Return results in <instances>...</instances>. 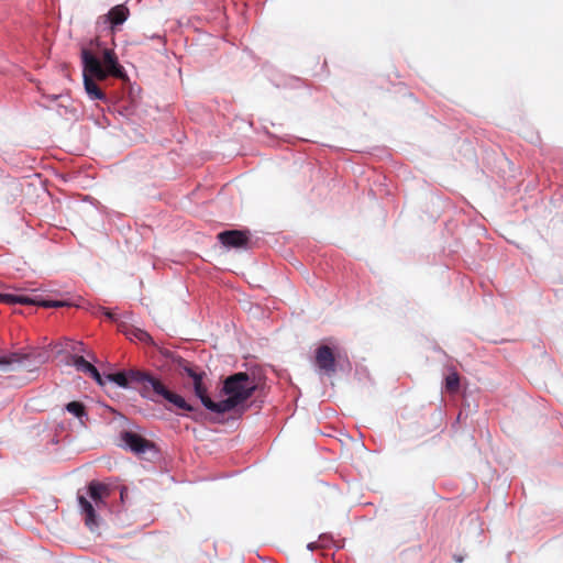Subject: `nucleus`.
<instances>
[{"label":"nucleus","mask_w":563,"mask_h":563,"mask_svg":"<svg viewBox=\"0 0 563 563\" xmlns=\"http://www.w3.org/2000/svg\"><path fill=\"white\" fill-rule=\"evenodd\" d=\"M260 388L255 373L247 371L233 372L221 380L220 400L209 402L211 413L223 416L229 412L243 415L249 408V399Z\"/></svg>","instance_id":"nucleus-1"},{"label":"nucleus","mask_w":563,"mask_h":563,"mask_svg":"<svg viewBox=\"0 0 563 563\" xmlns=\"http://www.w3.org/2000/svg\"><path fill=\"white\" fill-rule=\"evenodd\" d=\"M80 63L82 73H90L100 82L106 81L108 78H114L121 81L122 85H131L130 77L120 64L114 49H103V53L98 56L95 52L82 46L80 49Z\"/></svg>","instance_id":"nucleus-2"},{"label":"nucleus","mask_w":563,"mask_h":563,"mask_svg":"<svg viewBox=\"0 0 563 563\" xmlns=\"http://www.w3.org/2000/svg\"><path fill=\"white\" fill-rule=\"evenodd\" d=\"M112 494L113 489L110 485L97 479H92L86 485V495H82L80 492L77 493L80 514L84 517L85 525L91 532L100 529L102 518L98 511L104 512Z\"/></svg>","instance_id":"nucleus-3"},{"label":"nucleus","mask_w":563,"mask_h":563,"mask_svg":"<svg viewBox=\"0 0 563 563\" xmlns=\"http://www.w3.org/2000/svg\"><path fill=\"white\" fill-rule=\"evenodd\" d=\"M314 367L320 376L331 378L338 371L343 373L351 369L346 353L333 343L320 344L314 351Z\"/></svg>","instance_id":"nucleus-4"},{"label":"nucleus","mask_w":563,"mask_h":563,"mask_svg":"<svg viewBox=\"0 0 563 563\" xmlns=\"http://www.w3.org/2000/svg\"><path fill=\"white\" fill-rule=\"evenodd\" d=\"M46 358L45 353L34 350L13 352L0 350V371L11 372L24 367L29 372H34L46 362Z\"/></svg>","instance_id":"nucleus-5"},{"label":"nucleus","mask_w":563,"mask_h":563,"mask_svg":"<svg viewBox=\"0 0 563 563\" xmlns=\"http://www.w3.org/2000/svg\"><path fill=\"white\" fill-rule=\"evenodd\" d=\"M139 394L142 398L153 402H157L159 398L166 400L170 405H174V402H181V395L172 391L164 384L162 378L151 371L147 374L143 388H139Z\"/></svg>","instance_id":"nucleus-6"},{"label":"nucleus","mask_w":563,"mask_h":563,"mask_svg":"<svg viewBox=\"0 0 563 563\" xmlns=\"http://www.w3.org/2000/svg\"><path fill=\"white\" fill-rule=\"evenodd\" d=\"M119 446L136 455H144L147 452L152 453V456L159 454V449L153 441L132 429H123L119 432Z\"/></svg>","instance_id":"nucleus-7"},{"label":"nucleus","mask_w":563,"mask_h":563,"mask_svg":"<svg viewBox=\"0 0 563 563\" xmlns=\"http://www.w3.org/2000/svg\"><path fill=\"white\" fill-rule=\"evenodd\" d=\"M150 371L137 367L129 369H114L104 374L107 383L113 384L122 389L143 388Z\"/></svg>","instance_id":"nucleus-8"},{"label":"nucleus","mask_w":563,"mask_h":563,"mask_svg":"<svg viewBox=\"0 0 563 563\" xmlns=\"http://www.w3.org/2000/svg\"><path fill=\"white\" fill-rule=\"evenodd\" d=\"M150 371L137 367L129 369H114L104 374L107 383L113 384L122 389L143 388Z\"/></svg>","instance_id":"nucleus-9"},{"label":"nucleus","mask_w":563,"mask_h":563,"mask_svg":"<svg viewBox=\"0 0 563 563\" xmlns=\"http://www.w3.org/2000/svg\"><path fill=\"white\" fill-rule=\"evenodd\" d=\"M130 10L125 3L112 7L106 14L98 16L96 21V32H110L112 35L117 33L121 25L129 19Z\"/></svg>","instance_id":"nucleus-10"},{"label":"nucleus","mask_w":563,"mask_h":563,"mask_svg":"<svg viewBox=\"0 0 563 563\" xmlns=\"http://www.w3.org/2000/svg\"><path fill=\"white\" fill-rule=\"evenodd\" d=\"M99 81L90 73H82V85L87 97L91 101H102L108 104L109 112H118L120 115H125L126 108L118 109L111 101V97L98 85Z\"/></svg>","instance_id":"nucleus-11"},{"label":"nucleus","mask_w":563,"mask_h":563,"mask_svg":"<svg viewBox=\"0 0 563 563\" xmlns=\"http://www.w3.org/2000/svg\"><path fill=\"white\" fill-rule=\"evenodd\" d=\"M0 302L7 305H38L44 308H60L69 305L66 300H54L49 298H40L37 296L11 292H0Z\"/></svg>","instance_id":"nucleus-12"},{"label":"nucleus","mask_w":563,"mask_h":563,"mask_svg":"<svg viewBox=\"0 0 563 563\" xmlns=\"http://www.w3.org/2000/svg\"><path fill=\"white\" fill-rule=\"evenodd\" d=\"M219 243L228 250H249L251 247V232L249 230H224L218 233Z\"/></svg>","instance_id":"nucleus-13"},{"label":"nucleus","mask_w":563,"mask_h":563,"mask_svg":"<svg viewBox=\"0 0 563 563\" xmlns=\"http://www.w3.org/2000/svg\"><path fill=\"white\" fill-rule=\"evenodd\" d=\"M68 364L73 365L78 372H82L91 377L99 386H104L107 379L104 378L106 373L100 371L90 362H88L84 355L69 354Z\"/></svg>","instance_id":"nucleus-14"},{"label":"nucleus","mask_w":563,"mask_h":563,"mask_svg":"<svg viewBox=\"0 0 563 563\" xmlns=\"http://www.w3.org/2000/svg\"><path fill=\"white\" fill-rule=\"evenodd\" d=\"M206 376V372L199 368L190 379L192 380V388L196 398L199 399L202 407L210 412L211 407L209 406V402H213V399L210 397L208 387L203 382Z\"/></svg>","instance_id":"nucleus-15"},{"label":"nucleus","mask_w":563,"mask_h":563,"mask_svg":"<svg viewBox=\"0 0 563 563\" xmlns=\"http://www.w3.org/2000/svg\"><path fill=\"white\" fill-rule=\"evenodd\" d=\"M125 494L126 488L121 487L119 490L120 503H110V500H108V508L104 510V512L110 516L112 522L118 526H123L126 522V512L123 505Z\"/></svg>","instance_id":"nucleus-16"},{"label":"nucleus","mask_w":563,"mask_h":563,"mask_svg":"<svg viewBox=\"0 0 563 563\" xmlns=\"http://www.w3.org/2000/svg\"><path fill=\"white\" fill-rule=\"evenodd\" d=\"M177 409H181L185 412L180 413L181 417L190 418L191 420L199 422L202 421L206 417V413L202 409L199 407L192 406L189 404L183 396H181V402H174L173 405Z\"/></svg>","instance_id":"nucleus-17"},{"label":"nucleus","mask_w":563,"mask_h":563,"mask_svg":"<svg viewBox=\"0 0 563 563\" xmlns=\"http://www.w3.org/2000/svg\"><path fill=\"white\" fill-rule=\"evenodd\" d=\"M60 352H70V354H87L89 357H91L93 361H97L95 355L91 352L87 351L86 345L81 341H75L67 339L64 343V347L60 350Z\"/></svg>","instance_id":"nucleus-18"},{"label":"nucleus","mask_w":563,"mask_h":563,"mask_svg":"<svg viewBox=\"0 0 563 563\" xmlns=\"http://www.w3.org/2000/svg\"><path fill=\"white\" fill-rule=\"evenodd\" d=\"M158 352L166 364H170L176 367L178 363L183 362V356L168 349L159 347Z\"/></svg>","instance_id":"nucleus-19"},{"label":"nucleus","mask_w":563,"mask_h":563,"mask_svg":"<svg viewBox=\"0 0 563 563\" xmlns=\"http://www.w3.org/2000/svg\"><path fill=\"white\" fill-rule=\"evenodd\" d=\"M444 386L449 391H457L460 388V375L452 369L444 378Z\"/></svg>","instance_id":"nucleus-20"},{"label":"nucleus","mask_w":563,"mask_h":563,"mask_svg":"<svg viewBox=\"0 0 563 563\" xmlns=\"http://www.w3.org/2000/svg\"><path fill=\"white\" fill-rule=\"evenodd\" d=\"M129 338L135 339L140 342L146 343V344H153L152 336L143 329L140 328H133L128 332Z\"/></svg>","instance_id":"nucleus-21"},{"label":"nucleus","mask_w":563,"mask_h":563,"mask_svg":"<svg viewBox=\"0 0 563 563\" xmlns=\"http://www.w3.org/2000/svg\"><path fill=\"white\" fill-rule=\"evenodd\" d=\"M86 405L79 400H73L67 402L64 406V410L73 415L75 418L77 416H85Z\"/></svg>","instance_id":"nucleus-22"},{"label":"nucleus","mask_w":563,"mask_h":563,"mask_svg":"<svg viewBox=\"0 0 563 563\" xmlns=\"http://www.w3.org/2000/svg\"><path fill=\"white\" fill-rule=\"evenodd\" d=\"M177 369L184 375H186L188 378L194 377L195 373L199 369L198 366L194 365L192 363L188 362L183 357V362L178 363L176 366Z\"/></svg>","instance_id":"nucleus-23"},{"label":"nucleus","mask_w":563,"mask_h":563,"mask_svg":"<svg viewBox=\"0 0 563 563\" xmlns=\"http://www.w3.org/2000/svg\"><path fill=\"white\" fill-rule=\"evenodd\" d=\"M88 45L89 49H91L96 54H99L98 56H100L103 53V49H109V47H107L106 44L98 36L90 38Z\"/></svg>","instance_id":"nucleus-24"},{"label":"nucleus","mask_w":563,"mask_h":563,"mask_svg":"<svg viewBox=\"0 0 563 563\" xmlns=\"http://www.w3.org/2000/svg\"><path fill=\"white\" fill-rule=\"evenodd\" d=\"M319 543L323 548L334 547L338 550L342 548V545L336 544V542L334 541L333 536L331 533H321L319 536Z\"/></svg>","instance_id":"nucleus-25"},{"label":"nucleus","mask_w":563,"mask_h":563,"mask_svg":"<svg viewBox=\"0 0 563 563\" xmlns=\"http://www.w3.org/2000/svg\"><path fill=\"white\" fill-rule=\"evenodd\" d=\"M96 313H98V314H101V316L106 317V318H107L108 320H110V321H115V320H117V318H118V314H117L114 311H112V310H110V309H107V308H104V307H101V306H99V307L97 308Z\"/></svg>","instance_id":"nucleus-26"},{"label":"nucleus","mask_w":563,"mask_h":563,"mask_svg":"<svg viewBox=\"0 0 563 563\" xmlns=\"http://www.w3.org/2000/svg\"><path fill=\"white\" fill-rule=\"evenodd\" d=\"M76 418L79 420L81 426L86 427V423L89 420L87 408L85 409V416H77Z\"/></svg>","instance_id":"nucleus-27"},{"label":"nucleus","mask_w":563,"mask_h":563,"mask_svg":"<svg viewBox=\"0 0 563 563\" xmlns=\"http://www.w3.org/2000/svg\"><path fill=\"white\" fill-rule=\"evenodd\" d=\"M319 544H320L319 542H309V543L307 544V549H308L309 551H313L314 549H317V548L319 547Z\"/></svg>","instance_id":"nucleus-28"},{"label":"nucleus","mask_w":563,"mask_h":563,"mask_svg":"<svg viewBox=\"0 0 563 563\" xmlns=\"http://www.w3.org/2000/svg\"><path fill=\"white\" fill-rule=\"evenodd\" d=\"M453 558H454L455 562H457V563H462V562H463V560H464V558H463V556L457 555V554H455Z\"/></svg>","instance_id":"nucleus-29"},{"label":"nucleus","mask_w":563,"mask_h":563,"mask_svg":"<svg viewBox=\"0 0 563 563\" xmlns=\"http://www.w3.org/2000/svg\"><path fill=\"white\" fill-rule=\"evenodd\" d=\"M58 97H59V96L53 95V96L51 97V99H52V100H57V99H58Z\"/></svg>","instance_id":"nucleus-30"},{"label":"nucleus","mask_w":563,"mask_h":563,"mask_svg":"<svg viewBox=\"0 0 563 563\" xmlns=\"http://www.w3.org/2000/svg\"><path fill=\"white\" fill-rule=\"evenodd\" d=\"M133 91H134V88L131 86V88H130V96L133 95Z\"/></svg>","instance_id":"nucleus-31"},{"label":"nucleus","mask_w":563,"mask_h":563,"mask_svg":"<svg viewBox=\"0 0 563 563\" xmlns=\"http://www.w3.org/2000/svg\"><path fill=\"white\" fill-rule=\"evenodd\" d=\"M153 38H162L161 35H153Z\"/></svg>","instance_id":"nucleus-32"}]
</instances>
